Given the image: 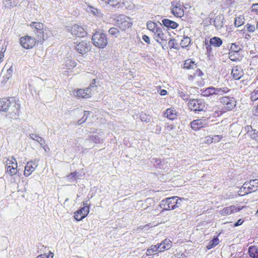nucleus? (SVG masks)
Returning <instances> with one entry per match:
<instances>
[{
  "label": "nucleus",
  "instance_id": "338daca9",
  "mask_svg": "<svg viewBox=\"0 0 258 258\" xmlns=\"http://www.w3.org/2000/svg\"><path fill=\"white\" fill-rule=\"evenodd\" d=\"M255 215L258 217V208H257V210L256 211Z\"/></svg>",
  "mask_w": 258,
  "mask_h": 258
},
{
  "label": "nucleus",
  "instance_id": "0e129e2a",
  "mask_svg": "<svg viewBox=\"0 0 258 258\" xmlns=\"http://www.w3.org/2000/svg\"><path fill=\"white\" fill-rule=\"evenodd\" d=\"M95 83H96V79H93V80L92 83H91V84L90 85V87H90V88H91V87H94L93 85H95Z\"/></svg>",
  "mask_w": 258,
  "mask_h": 258
},
{
  "label": "nucleus",
  "instance_id": "9d476101",
  "mask_svg": "<svg viewBox=\"0 0 258 258\" xmlns=\"http://www.w3.org/2000/svg\"><path fill=\"white\" fill-rule=\"evenodd\" d=\"M75 49L78 53L84 56L91 51L92 46L90 42L82 40L76 44Z\"/></svg>",
  "mask_w": 258,
  "mask_h": 258
},
{
  "label": "nucleus",
  "instance_id": "aec40b11",
  "mask_svg": "<svg viewBox=\"0 0 258 258\" xmlns=\"http://www.w3.org/2000/svg\"><path fill=\"white\" fill-rule=\"evenodd\" d=\"M244 188L248 189V192H252L258 189V179L251 180L249 182L244 183L243 185Z\"/></svg>",
  "mask_w": 258,
  "mask_h": 258
},
{
  "label": "nucleus",
  "instance_id": "f8f14e48",
  "mask_svg": "<svg viewBox=\"0 0 258 258\" xmlns=\"http://www.w3.org/2000/svg\"><path fill=\"white\" fill-rule=\"evenodd\" d=\"M170 9L171 13L175 17L181 18L184 16V7L179 1L172 2Z\"/></svg>",
  "mask_w": 258,
  "mask_h": 258
},
{
  "label": "nucleus",
  "instance_id": "774afa93",
  "mask_svg": "<svg viewBox=\"0 0 258 258\" xmlns=\"http://www.w3.org/2000/svg\"><path fill=\"white\" fill-rule=\"evenodd\" d=\"M230 2H234L235 0H229Z\"/></svg>",
  "mask_w": 258,
  "mask_h": 258
},
{
  "label": "nucleus",
  "instance_id": "c756f323",
  "mask_svg": "<svg viewBox=\"0 0 258 258\" xmlns=\"http://www.w3.org/2000/svg\"><path fill=\"white\" fill-rule=\"evenodd\" d=\"M203 96L209 97L214 94H216V88L213 87H208L202 92Z\"/></svg>",
  "mask_w": 258,
  "mask_h": 258
},
{
  "label": "nucleus",
  "instance_id": "393cba45",
  "mask_svg": "<svg viewBox=\"0 0 258 258\" xmlns=\"http://www.w3.org/2000/svg\"><path fill=\"white\" fill-rule=\"evenodd\" d=\"M162 22L165 27L172 29H176L179 26L178 23L168 19H164Z\"/></svg>",
  "mask_w": 258,
  "mask_h": 258
},
{
  "label": "nucleus",
  "instance_id": "e433bc0d",
  "mask_svg": "<svg viewBox=\"0 0 258 258\" xmlns=\"http://www.w3.org/2000/svg\"><path fill=\"white\" fill-rule=\"evenodd\" d=\"M216 95H223L228 93L230 90L227 87L216 88Z\"/></svg>",
  "mask_w": 258,
  "mask_h": 258
},
{
  "label": "nucleus",
  "instance_id": "72a5a7b5",
  "mask_svg": "<svg viewBox=\"0 0 258 258\" xmlns=\"http://www.w3.org/2000/svg\"><path fill=\"white\" fill-rule=\"evenodd\" d=\"M214 25L217 29H220L221 28L223 24V22L222 21V19L221 18V17L220 16H217L214 19Z\"/></svg>",
  "mask_w": 258,
  "mask_h": 258
},
{
  "label": "nucleus",
  "instance_id": "f257e3e1",
  "mask_svg": "<svg viewBox=\"0 0 258 258\" xmlns=\"http://www.w3.org/2000/svg\"><path fill=\"white\" fill-rule=\"evenodd\" d=\"M0 111L7 112V116L17 119L20 113V104L13 97L0 98Z\"/></svg>",
  "mask_w": 258,
  "mask_h": 258
},
{
  "label": "nucleus",
  "instance_id": "49530a36",
  "mask_svg": "<svg viewBox=\"0 0 258 258\" xmlns=\"http://www.w3.org/2000/svg\"><path fill=\"white\" fill-rule=\"evenodd\" d=\"M89 139L90 140H91L95 144H99V143H101V140H100V138L97 135L91 136L89 137Z\"/></svg>",
  "mask_w": 258,
  "mask_h": 258
},
{
  "label": "nucleus",
  "instance_id": "7c9ffc66",
  "mask_svg": "<svg viewBox=\"0 0 258 258\" xmlns=\"http://www.w3.org/2000/svg\"><path fill=\"white\" fill-rule=\"evenodd\" d=\"M209 43L215 47H220L222 44V41L219 37H214L210 39Z\"/></svg>",
  "mask_w": 258,
  "mask_h": 258
},
{
  "label": "nucleus",
  "instance_id": "052dcab7",
  "mask_svg": "<svg viewBox=\"0 0 258 258\" xmlns=\"http://www.w3.org/2000/svg\"><path fill=\"white\" fill-rule=\"evenodd\" d=\"M167 94V91L166 90L162 89L160 91V94L162 96L166 95Z\"/></svg>",
  "mask_w": 258,
  "mask_h": 258
},
{
  "label": "nucleus",
  "instance_id": "39448f33",
  "mask_svg": "<svg viewBox=\"0 0 258 258\" xmlns=\"http://www.w3.org/2000/svg\"><path fill=\"white\" fill-rule=\"evenodd\" d=\"M219 102L222 105L223 110L229 111L234 108L236 105L235 99L232 96H224L219 98Z\"/></svg>",
  "mask_w": 258,
  "mask_h": 258
},
{
  "label": "nucleus",
  "instance_id": "b1692460",
  "mask_svg": "<svg viewBox=\"0 0 258 258\" xmlns=\"http://www.w3.org/2000/svg\"><path fill=\"white\" fill-rule=\"evenodd\" d=\"M157 245L161 252L169 249L172 246V242L169 239H165L161 243L157 244Z\"/></svg>",
  "mask_w": 258,
  "mask_h": 258
},
{
  "label": "nucleus",
  "instance_id": "5701e85b",
  "mask_svg": "<svg viewBox=\"0 0 258 258\" xmlns=\"http://www.w3.org/2000/svg\"><path fill=\"white\" fill-rule=\"evenodd\" d=\"M165 117L169 120H174L177 116V112L174 108H167L163 114Z\"/></svg>",
  "mask_w": 258,
  "mask_h": 258
},
{
  "label": "nucleus",
  "instance_id": "680f3d73",
  "mask_svg": "<svg viewBox=\"0 0 258 258\" xmlns=\"http://www.w3.org/2000/svg\"><path fill=\"white\" fill-rule=\"evenodd\" d=\"M77 175H78V172H76V171L72 172L70 174V176H72L74 178H76V177H77Z\"/></svg>",
  "mask_w": 258,
  "mask_h": 258
},
{
  "label": "nucleus",
  "instance_id": "423d86ee",
  "mask_svg": "<svg viewBox=\"0 0 258 258\" xmlns=\"http://www.w3.org/2000/svg\"><path fill=\"white\" fill-rule=\"evenodd\" d=\"M19 42L22 47L26 49H32L39 43L36 38L28 35L21 37Z\"/></svg>",
  "mask_w": 258,
  "mask_h": 258
},
{
  "label": "nucleus",
  "instance_id": "9b49d317",
  "mask_svg": "<svg viewBox=\"0 0 258 258\" xmlns=\"http://www.w3.org/2000/svg\"><path fill=\"white\" fill-rule=\"evenodd\" d=\"M6 172L10 175H16L18 172V163L14 157L7 158L6 161Z\"/></svg>",
  "mask_w": 258,
  "mask_h": 258
},
{
  "label": "nucleus",
  "instance_id": "a211bd4d",
  "mask_svg": "<svg viewBox=\"0 0 258 258\" xmlns=\"http://www.w3.org/2000/svg\"><path fill=\"white\" fill-rule=\"evenodd\" d=\"M38 166V164L33 161H30L26 163L24 171V175L26 177L30 176Z\"/></svg>",
  "mask_w": 258,
  "mask_h": 258
},
{
  "label": "nucleus",
  "instance_id": "864d4df0",
  "mask_svg": "<svg viewBox=\"0 0 258 258\" xmlns=\"http://www.w3.org/2000/svg\"><path fill=\"white\" fill-rule=\"evenodd\" d=\"M251 12L258 15V3L252 5L251 7Z\"/></svg>",
  "mask_w": 258,
  "mask_h": 258
},
{
  "label": "nucleus",
  "instance_id": "2f4dec72",
  "mask_svg": "<svg viewBox=\"0 0 258 258\" xmlns=\"http://www.w3.org/2000/svg\"><path fill=\"white\" fill-rule=\"evenodd\" d=\"M248 253L251 258H258V248L254 246L249 247Z\"/></svg>",
  "mask_w": 258,
  "mask_h": 258
},
{
  "label": "nucleus",
  "instance_id": "8fccbe9b",
  "mask_svg": "<svg viewBox=\"0 0 258 258\" xmlns=\"http://www.w3.org/2000/svg\"><path fill=\"white\" fill-rule=\"evenodd\" d=\"M243 24L242 19L240 17H237L235 18L234 24L236 27H239Z\"/></svg>",
  "mask_w": 258,
  "mask_h": 258
},
{
  "label": "nucleus",
  "instance_id": "1a4fd4ad",
  "mask_svg": "<svg viewBox=\"0 0 258 258\" xmlns=\"http://www.w3.org/2000/svg\"><path fill=\"white\" fill-rule=\"evenodd\" d=\"M83 207H81L74 213V217L77 221H80L86 218L89 213L90 207L86 202L83 203Z\"/></svg>",
  "mask_w": 258,
  "mask_h": 258
},
{
  "label": "nucleus",
  "instance_id": "ea45409f",
  "mask_svg": "<svg viewBox=\"0 0 258 258\" xmlns=\"http://www.w3.org/2000/svg\"><path fill=\"white\" fill-rule=\"evenodd\" d=\"M250 98L251 100L253 101L258 99V87L251 92Z\"/></svg>",
  "mask_w": 258,
  "mask_h": 258
},
{
  "label": "nucleus",
  "instance_id": "f704fd0d",
  "mask_svg": "<svg viewBox=\"0 0 258 258\" xmlns=\"http://www.w3.org/2000/svg\"><path fill=\"white\" fill-rule=\"evenodd\" d=\"M30 137L32 139L38 142L41 146L45 144V141L38 135L35 134H31Z\"/></svg>",
  "mask_w": 258,
  "mask_h": 258
},
{
  "label": "nucleus",
  "instance_id": "ddd939ff",
  "mask_svg": "<svg viewBox=\"0 0 258 258\" xmlns=\"http://www.w3.org/2000/svg\"><path fill=\"white\" fill-rule=\"evenodd\" d=\"M203 75V72L200 69H197L192 74L188 75L187 80L189 82L200 86L203 84L202 77Z\"/></svg>",
  "mask_w": 258,
  "mask_h": 258
},
{
  "label": "nucleus",
  "instance_id": "7ed1b4c3",
  "mask_svg": "<svg viewBox=\"0 0 258 258\" xmlns=\"http://www.w3.org/2000/svg\"><path fill=\"white\" fill-rule=\"evenodd\" d=\"M93 45L99 48H104L108 44V39L106 34L100 30L95 32L92 37Z\"/></svg>",
  "mask_w": 258,
  "mask_h": 258
},
{
  "label": "nucleus",
  "instance_id": "473e14b6",
  "mask_svg": "<svg viewBox=\"0 0 258 258\" xmlns=\"http://www.w3.org/2000/svg\"><path fill=\"white\" fill-rule=\"evenodd\" d=\"M123 6L126 9L132 10L134 9L135 5L131 0H121V7Z\"/></svg>",
  "mask_w": 258,
  "mask_h": 258
},
{
  "label": "nucleus",
  "instance_id": "6e6d98bb",
  "mask_svg": "<svg viewBox=\"0 0 258 258\" xmlns=\"http://www.w3.org/2000/svg\"><path fill=\"white\" fill-rule=\"evenodd\" d=\"M224 110H218L215 111L213 114L214 116H221L224 112H225Z\"/></svg>",
  "mask_w": 258,
  "mask_h": 258
},
{
  "label": "nucleus",
  "instance_id": "bf43d9fd",
  "mask_svg": "<svg viewBox=\"0 0 258 258\" xmlns=\"http://www.w3.org/2000/svg\"><path fill=\"white\" fill-rule=\"evenodd\" d=\"M243 222H244L243 220L240 219L234 224V227H237V226H240L242 224Z\"/></svg>",
  "mask_w": 258,
  "mask_h": 258
},
{
  "label": "nucleus",
  "instance_id": "37998d69",
  "mask_svg": "<svg viewBox=\"0 0 258 258\" xmlns=\"http://www.w3.org/2000/svg\"><path fill=\"white\" fill-rule=\"evenodd\" d=\"M223 138L222 135H214L212 136V143H217L220 142Z\"/></svg>",
  "mask_w": 258,
  "mask_h": 258
},
{
  "label": "nucleus",
  "instance_id": "f3484780",
  "mask_svg": "<svg viewBox=\"0 0 258 258\" xmlns=\"http://www.w3.org/2000/svg\"><path fill=\"white\" fill-rule=\"evenodd\" d=\"M70 31L73 35L78 37H84L87 35V32L84 28L76 24L71 27Z\"/></svg>",
  "mask_w": 258,
  "mask_h": 258
},
{
  "label": "nucleus",
  "instance_id": "58836bf2",
  "mask_svg": "<svg viewBox=\"0 0 258 258\" xmlns=\"http://www.w3.org/2000/svg\"><path fill=\"white\" fill-rule=\"evenodd\" d=\"M190 43V39L188 37H184L181 40L180 44L182 47H186L189 45Z\"/></svg>",
  "mask_w": 258,
  "mask_h": 258
},
{
  "label": "nucleus",
  "instance_id": "0eeeda50",
  "mask_svg": "<svg viewBox=\"0 0 258 258\" xmlns=\"http://www.w3.org/2000/svg\"><path fill=\"white\" fill-rule=\"evenodd\" d=\"M117 25L120 29L124 31L127 29L131 28L132 26L131 19L124 15H119L114 18Z\"/></svg>",
  "mask_w": 258,
  "mask_h": 258
},
{
  "label": "nucleus",
  "instance_id": "4468645a",
  "mask_svg": "<svg viewBox=\"0 0 258 258\" xmlns=\"http://www.w3.org/2000/svg\"><path fill=\"white\" fill-rule=\"evenodd\" d=\"M209 124V118L203 117L201 118L194 120L190 122V124L191 128L193 130L197 131L203 127H207Z\"/></svg>",
  "mask_w": 258,
  "mask_h": 258
},
{
  "label": "nucleus",
  "instance_id": "2eb2a0df",
  "mask_svg": "<svg viewBox=\"0 0 258 258\" xmlns=\"http://www.w3.org/2000/svg\"><path fill=\"white\" fill-rule=\"evenodd\" d=\"M188 106L191 111H201L204 110L205 105V103L201 100L192 99L189 101Z\"/></svg>",
  "mask_w": 258,
  "mask_h": 258
},
{
  "label": "nucleus",
  "instance_id": "4be33fe9",
  "mask_svg": "<svg viewBox=\"0 0 258 258\" xmlns=\"http://www.w3.org/2000/svg\"><path fill=\"white\" fill-rule=\"evenodd\" d=\"M241 51H228V58L233 62H239L242 60L243 55L241 54Z\"/></svg>",
  "mask_w": 258,
  "mask_h": 258
},
{
  "label": "nucleus",
  "instance_id": "69168bd1",
  "mask_svg": "<svg viewBox=\"0 0 258 258\" xmlns=\"http://www.w3.org/2000/svg\"><path fill=\"white\" fill-rule=\"evenodd\" d=\"M149 227H150V225L149 224H146V225H144L142 229L146 228H149Z\"/></svg>",
  "mask_w": 258,
  "mask_h": 258
},
{
  "label": "nucleus",
  "instance_id": "f03ea898",
  "mask_svg": "<svg viewBox=\"0 0 258 258\" xmlns=\"http://www.w3.org/2000/svg\"><path fill=\"white\" fill-rule=\"evenodd\" d=\"M30 26L33 29L38 42L40 44H43L47 38L46 35H45L43 23L39 22H33L31 23Z\"/></svg>",
  "mask_w": 258,
  "mask_h": 258
},
{
  "label": "nucleus",
  "instance_id": "6ab92c4d",
  "mask_svg": "<svg viewBox=\"0 0 258 258\" xmlns=\"http://www.w3.org/2000/svg\"><path fill=\"white\" fill-rule=\"evenodd\" d=\"M242 208H242H240L232 205L223 208L220 211V213L222 216H225L233 213H237L240 211Z\"/></svg>",
  "mask_w": 258,
  "mask_h": 258
},
{
  "label": "nucleus",
  "instance_id": "3c124183",
  "mask_svg": "<svg viewBox=\"0 0 258 258\" xmlns=\"http://www.w3.org/2000/svg\"><path fill=\"white\" fill-rule=\"evenodd\" d=\"M245 27L247 30L249 32H253L255 30V26L249 23L246 25Z\"/></svg>",
  "mask_w": 258,
  "mask_h": 258
},
{
  "label": "nucleus",
  "instance_id": "5fc2aeb1",
  "mask_svg": "<svg viewBox=\"0 0 258 258\" xmlns=\"http://www.w3.org/2000/svg\"><path fill=\"white\" fill-rule=\"evenodd\" d=\"M168 45L169 46L170 48H174V45H175V39H169L168 40Z\"/></svg>",
  "mask_w": 258,
  "mask_h": 258
},
{
  "label": "nucleus",
  "instance_id": "13d9d810",
  "mask_svg": "<svg viewBox=\"0 0 258 258\" xmlns=\"http://www.w3.org/2000/svg\"><path fill=\"white\" fill-rule=\"evenodd\" d=\"M142 39L143 40L146 42L147 44H150V38L149 37V36H148L147 35H144L143 36H142Z\"/></svg>",
  "mask_w": 258,
  "mask_h": 258
},
{
  "label": "nucleus",
  "instance_id": "6e6552de",
  "mask_svg": "<svg viewBox=\"0 0 258 258\" xmlns=\"http://www.w3.org/2000/svg\"><path fill=\"white\" fill-rule=\"evenodd\" d=\"M153 37L159 43H166L170 39V34L167 30L160 28L153 34Z\"/></svg>",
  "mask_w": 258,
  "mask_h": 258
},
{
  "label": "nucleus",
  "instance_id": "603ef678",
  "mask_svg": "<svg viewBox=\"0 0 258 258\" xmlns=\"http://www.w3.org/2000/svg\"><path fill=\"white\" fill-rule=\"evenodd\" d=\"M89 113H90V111H84V116L81 119H79L78 121V124H81L82 123H83L84 122H85V121L87 120V117H85V116L86 114H89Z\"/></svg>",
  "mask_w": 258,
  "mask_h": 258
},
{
  "label": "nucleus",
  "instance_id": "a18cd8bd",
  "mask_svg": "<svg viewBox=\"0 0 258 258\" xmlns=\"http://www.w3.org/2000/svg\"><path fill=\"white\" fill-rule=\"evenodd\" d=\"M205 44L206 46V49H207V54L208 56L213 55V49L211 46L212 45L210 44H208V42H205Z\"/></svg>",
  "mask_w": 258,
  "mask_h": 258
},
{
  "label": "nucleus",
  "instance_id": "79ce46f5",
  "mask_svg": "<svg viewBox=\"0 0 258 258\" xmlns=\"http://www.w3.org/2000/svg\"><path fill=\"white\" fill-rule=\"evenodd\" d=\"M249 134L251 138L258 142V132H256L255 130L251 129L249 132Z\"/></svg>",
  "mask_w": 258,
  "mask_h": 258
},
{
  "label": "nucleus",
  "instance_id": "a19ab883",
  "mask_svg": "<svg viewBox=\"0 0 258 258\" xmlns=\"http://www.w3.org/2000/svg\"><path fill=\"white\" fill-rule=\"evenodd\" d=\"M108 33L109 34L111 35L117 37V36L119 34L120 31L117 28L112 27L109 29Z\"/></svg>",
  "mask_w": 258,
  "mask_h": 258
},
{
  "label": "nucleus",
  "instance_id": "4d7b16f0",
  "mask_svg": "<svg viewBox=\"0 0 258 258\" xmlns=\"http://www.w3.org/2000/svg\"><path fill=\"white\" fill-rule=\"evenodd\" d=\"M174 128V126L172 124H166L165 126V130L168 131H172Z\"/></svg>",
  "mask_w": 258,
  "mask_h": 258
},
{
  "label": "nucleus",
  "instance_id": "4c0bfd02",
  "mask_svg": "<svg viewBox=\"0 0 258 258\" xmlns=\"http://www.w3.org/2000/svg\"><path fill=\"white\" fill-rule=\"evenodd\" d=\"M219 243V240L218 238H214L212 240L210 241L209 245L207 246L208 249H211L215 246L217 245Z\"/></svg>",
  "mask_w": 258,
  "mask_h": 258
},
{
  "label": "nucleus",
  "instance_id": "e2e57ef3",
  "mask_svg": "<svg viewBox=\"0 0 258 258\" xmlns=\"http://www.w3.org/2000/svg\"><path fill=\"white\" fill-rule=\"evenodd\" d=\"M68 61H69V62H70L71 63H72V65H71V66H72L73 67H76V62L75 61H74V60H68Z\"/></svg>",
  "mask_w": 258,
  "mask_h": 258
},
{
  "label": "nucleus",
  "instance_id": "20e7f679",
  "mask_svg": "<svg viewBox=\"0 0 258 258\" xmlns=\"http://www.w3.org/2000/svg\"><path fill=\"white\" fill-rule=\"evenodd\" d=\"M181 200L176 196L166 198L161 201V207L165 211L174 210L181 205L179 201Z\"/></svg>",
  "mask_w": 258,
  "mask_h": 258
},
{
  "label": "nucleus",
  "instance_id": "c9c22d12",
  "mask_svg": "<svg viewBox=\"0 0 258 258\" xmlns=\"http://www.w3.org/2000/svg\"><path fill=\"white\" fill-rule=\"evenodd\" d=\"M229 51H242V48L238 44L232 43L230 44Z\"/></svg>",
  "mask_w": 258,
  "mask_h": 258
},
{
  "label": "nucleus",
  "instance_id": "c85d7f7f",
  "mask_svg": "<svg viewBox=\"0 0 258 258\" xmlns=\"http://www.w3.org/2000/svg\"><path fill=\"white\" fill-rule=\"evenodd\" d=\"M147 28L149 31L152 32L153 34H154L156 31L160 28L158 27L156 23L151 21L147 22Z\"/></svg>",
  "mask_w": 258,
  "mask_h": 258
},
{
  "label": "nucleus",
  "instance_id": "c03bdc74",
  "mask_svg": "<svg viewBox=\"0 0 258 258\" xmlns=\"http://www.w3.org/2000/svg\"><path fill=\"white\" fill-rule=\"evenodd\" d=\"M4 4L5 8L11 9L14 6V1L13 0H6Z\"/></svg>",
  "mask_w": 258,
  "mask_h": 258
},
{
  "label": "nucleus",
  "instance_id": "09e8293b",
  "mask_svg": "<svg viewBox=\"0 0 258 258\" xmlns=\"http://www.w3.org/2000/svg\"><path fill=\"white\" fill-rule=\"evenodd\" d=\"M53 254L49 252L48 254L44 253L38 255L36 258H53Z\"/></svg>",
  "mask_w": 258,
  "mask_h": 258
},
{
  "label": "nucleus",
  "instance_id": "412c9836",
  "mask_svg": "<svg viewBox=\"0 0 258 258\" xmlns=\"http://www.w3.org/2000/svg\"><path fill=\"white\" fill-rule=\"evenodd\" d=\"M231 75L234 80H239L243 75V69L239 66H234L232 69Z\"/></svg>",
  "mask_w": 258,
  "mask_h": 258
},
{
  "label": "nucleus",
  "instance_id": "dca6fc26",
  "mask_svg": "<svg viewBox=\"0 0 258 258\" xmlns=\"http://www.w3.org/2000/svg\"><path fill=\"white\" fill-rule=\"evenodd\" d=\"M74 95L78 99H88L91 97V89L90 87L84 89H78L73 91Z\"/></svg>",
  "mask_w": 258,
  "mask_h": 258
},
{
  "label": "nucleus",
  "instance_id": "bb28decb",
  "mask_svg": "<svg viewBox=\"0 0 258 258\" xmlns=\"http://www.w3.org/2000/svg\"><path fill=\"white\" fill-rule=\"evenodd\" d=\"M105 5L112 7H121V0H102Z\"/></svg>",
  "mask_w": 258,
  "mask_h": 258
},
{
  "label": "nucleus",
  "instance_id": "cd10ccee",
  "mask_svg": "<svg viewBox=\"0 0 258 258\" xmlns=\"http://www.w3.org/2000/svg\"><path fill=\"white\" fill-rule=\"evenodd\" d=\"M197 68V64L191 59H187L185 60L183 68L187 70L195 69Z\"/></svg>",
  "mask_w": 258,
  "mask_h": 258
},
{
  "label": "nucleus",
  "instance_id": "de8ad7c7",
  "mask_svg": "<svg viewBox=\"0 0 258 258\" xmlns=\"http://www.w3.org/2000/svg\"><path fill=\"white\" fill-rule=\"evenodd\" d=\"M203 143L207 144V145H210V144L213 143L212 136H206L203 139Z\"/></svg>",
  "mask_w": 258,
  "mask_h": 258
},
{
  "label": "nucleus",
  "instance_id": "a878e982",
  "mask_svg": "<svg viewBox=\"0 0 258 258\" xmlns=\"http://www.w3.org/2000/svg\"><path fill=\"white\" fill-rule=\"evenodd\" d=\"M160 252L159 251V247L157 245H151L149 248L147 249L146 255L147 256L152 255Z\"/></svg>",
  "mask_w": 258,
  "mask_h": 258
}]
</instances>
